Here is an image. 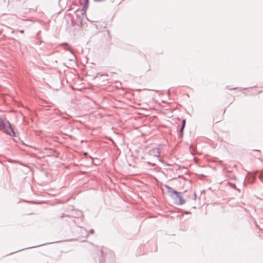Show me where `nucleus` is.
I'll use <instances>...</instances> for the list:
<instances>
[{
	"mask_svg": "<svg viewBox=\"0 0 263 263\" xmlns=\"http://www.w3.org/2000/svg\"><path fill=\"white\" fill-rule=\"evenodd\" d=\"M3 129L4 132L8 135H9L11 136H14L15 135L14 132L13 128H12L11 126L10 125L9 122H8L7 124H6L5 125V128H4Z\"/></svg>",
	"mask_w": 263,
	"mask_h": 263,
	"instance_id": "obj_1",
	"label": "nucleus"
},
{
	"mask_svg": "<svg viewBox=\"0 0 263 263\" xmlns=\"http://www.w3.org/2000/svg\"><path fill=\"white\" fill-rule=\"evenodd\" d=\"M170 192H172L173 193L175 194L176 196L179 198L180 199V202L181 204H182V203H184L185 202V200H183V199H182L181 198V197H180V194H181V193L180 192H177L175 191H174V190H172V191H170Z\"/></svg>",
	"mask_w": 263,
	"mask_h": 263,
	"instance_id": "obj_2",
	"label": "nucleus"
},
{
	"mask_svg": "<svg viewBox=\"0 0 263 263\" xmlns=\"http://www.w3.org/2000/svg\"><path fill=\"white\" fill-rule=\"evenodd\" d=\"M6 124L4 123V121L0 118V129H3L5 128V125Z\"/></svg>",
	"mask_w": 263,
	"mask_h": 263,
	"instance_id": "obj_3",
	"label": "nucleus"
},
{
	"mask_svg": "<svg viewBox=\"0 0 263 263\" xmlns=\"http://www.w3.org/2000/svg\"><path fill=\"white\" fill-rule=\"evenodd\" d=\"M185 120H183L182 121V127H181V130H180V132H181V135H182L183 130L184 127L185 126Z\"/></svg>",
	"mask_w": 263,
	"mask_h": 263,
	"instance_id": "obj_4",
	"label": "nucleus"
},
{
	"mask_svg": "<svg viewBox=\"0 0 263 263\" xmlns=\"http://www.w3.org/2000/svg\"><path fill=\"white\" fill-rule=\"evenodd\" d=\"M85 3V4H84V7L85 8H87L88 7V0H84Z\"/></svg>",
	"mask_w": 263,
	"mask_h": 263,
	"instance_id": "obj_5",
	"label": "nucleus"
},
{
	"mask_svg": "<svg viewBox=\"0 0 263 263\" xmlns=\"http://www.w3.org/2000/svg\"><path fill=\"white\" fill-rule=\"evenodd\" d=\"M93 1L96 2H100L104 1V0H93Z\"/></svg>",
	"mask_w": 263,
	"mask_h": 263,
	"instance_id": "obj_6",
	"label": "nucleus"
},
{
	"mask_svg": "<svg viewBox=\"0 0 263 263\" xmlns=\"http://www.w3.org/2000/svg\"><path fill=\"white\" fill-rule=\"evenodd\" d=\"M262 177H263V173L262 174H261L260 176V178H262Z\"/></svg>",
	"mask_w": 263,
	"mask_h": 263,
	"instance_id": "obj_7",
	"label": "nucleus"
}]
</instances>
